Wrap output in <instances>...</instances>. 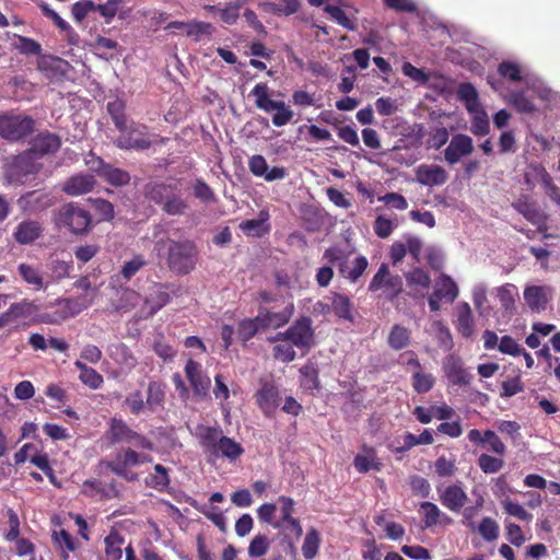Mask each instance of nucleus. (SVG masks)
<instances>
[{
  "mask_svg": "<svg viewBox=\"0 0 560 560\" xmlns=\"http://www.w3.org/2000/svg\"><path fill=\"white\" fill-rule=\"evenodd\" d=\"M60 147V139L54 133H39L33 140L32 151L38 154L56 152Z\"/></svg>",
  "mask_w": 560,
  "mask_h": 560,
  "instance_id": "35",
  "label": "nucleus"
},
{
  "mask_svg": "<svg viewBox=\"0 0 560 560\" xmlns=\"http://www.w3.org/2000/svg\"><path fill=\"white\" fill-rule=\"evenodd\" d=\"M497 298L501 304V307L509 314L515 312V302L518 296V289L515 284L505 283L495 289Z\"/></svg>",
  "mask_w": 560,
  "mask_h": 560,
  "instance_id": "34",
  "label": "nucleus"
},
{
  "mask_svg": "<svg viewBox=\"0 0 560 560\" xmlns=\"http://www.w3.org/2000/svg\"><path fill=\"white\" fill-rule=\"evenodd\" d=\"M147 265L142 255H135L130 260L125 261L121 268V276L130 280L141 268Z\"/></svg>",
  "mask_w": 560,
  "mask_h": 560,
  "instance_id": "61",
  "label": "nucleus"
},
{
  "mask_svg": "<svg viewBox=\"0 0 560 560\" xmlns=\"http://www.w3.org/2000/svg\"><path fill=\"white\" fill-rule=\"evenodd\" d=\"M372 292L383 291L389 299L397 296L402 290V281L399 276L389 272L386 264H382L369 284Z\"/></svg>",
  "mask_w": 560,
  "mask_h": 560,
  "instance_id": "9",
  "label": "nucleus"
},
{
  "mask_svg": "<svg viewBox=\"0 0 560 560\" xmlns=\"http://www.w3.org/2000/svg\"><path fill=\"white\" fill-rule=\"evenodd\" d=\"M350 253L342 249L339 246H331L324 252L323 258L327 262L338 266V270H341V266L348 261Z\"/></svg>",
  "mask_w": 560,
  "mask_h": 560,
  "instance_id": "55",
  "label": "nucleus"
},
{
  "mask_svg": "<svg viewBox=\"0 0 560 560\" xmlns=\"http://www.w3.org/2000/svg\"><path fill=\"white\" fill-rule=\"evenodd\" d=\"M256 400L261 411L270 417L279 407V389L272 383L265 382L256 393Z\"/></svg>",
  "mask_w": 560,
  "mask_h": 560,
  "instance_id": "16",
  "label": "nucleus"
},
{
  "mask_svg": "<svg viewBox=\"0 0 560 560\" xmlns=\"http://www.w3.org/2000/svg\"><path fill=\"white\" fill-rule=\"evenodd\" d=\"M417 180L425 186H440L446 183L447 172L440 165L422 164L416 170Z\"/></svg>",
  "mask_w": 560,
  "mask_h": 560,
  "instance_id": "20",
  "label": "nucleus"
},
{
  "mask_svg": "<svg viewBox=\"0 0 560 560\" xmlns=\"http://www.w3.org/2000/svg\"><path fill=\"white\" fill-rule=\"evenodd\" d=\"M213 26L210 23L201 21L188 22L185 34L196 42L201 40L203 37H210L213 34Z\"/></svg>",
  "mask_w": 560,
  "mask_h": 560,
  "instance_id": "45",
  "label": "nucleus"
},
{
  "mask_svg": "<svg viewBox=\"0 0 560 560\" xmlns=\"http://www.w3.org/2000/svg\"><path fill=\"white\" fill-rule=\"evenodd\" d=\"M105 553L110 560H118L122 556L124 539L117 533H112L105 538Z\"/></svg>",
  "mask_w": 560,
  "mask_h": 560,
  "instance_id": "47",
  "label": "nucleus"
},
{
  "mask_svg": "<svg viewBox=\"0 0 560 560\" xmlns=\"http://www.w3.org/2000/svg\"><path fill=\"white\" fill-rule=\"evenodd\" d=\"M114 141L117 148L122 150H145L155 141V136L150 133L149 128L142 124L129 121L125 130Z\"/></svg>",
  "mask_w": 560,
  "mask_h": 560,
  "instance_id": "3",
  "label": "nucleus"
},
{
  "mask_svg": "<svg viewBox=\"0 0 560 560\" xmlns=\"http://www.w3.org/2000/svg\"><path fill=\"white\" fill-rule=\"evenodd\" d=\"M502 506L509 515L514 516L520 521L530 522L533 518V515L528 513L523 505L509 498L502 501Z\"/></svg>",
  "mask_w": 560,
  "mask_h": 560,
  "instance_id": "59",
  "label": "nucleus"
},
{
  "mask_svg": "<svg viewBox=\"0 0 560 560\" xmlns=\"http://www.w3.org/2000/svg\"><path fill=\"white\" fill-rule=\"evenodd\" d=\"M186 377L196 395H206L210 387V378L202 371L201 365L194 361L188 360L185 366Z\"/></svg>",
  "mask_w": 560,
  "mask_h": 560,
  "instance_id": "19",
  "label": "nucleus"
},
{
  "mask_svg": "<svg viewBox=\"0 0 560 560\" xmlns=\"http://www.w3.org/2000/svg\"><path fill=\"white\" fill-rule=\"evenodd\" d=\"M38 312V306L30 300H22L16 303H12L9 308L2 313V319L8 323V325L19 320L25 319Z\"/></svg>",
  "mask_w": 560,
  "mask_h": 560,
  "instance_id": "22",
  "label": "nucleus"
},
{
  "mask_svg": "<svg viewBox=\"0 0 560 560\" xmlns=\"http://www.w3.org/2000/svg\"><path fill=\"white\" fill-rule=\"evenodd\" d=\"M19 273L22 279L30 285H33L35 290H43L44 285L43 277L37 268L28 264H20L18 267Z\"/></svg>",
  "mask_w": 560,
  "mask_h": 560,
  "instance_id": "43",
  "label": "nucleus"
},
{
  "mask_svg": "<svg viewBox=\"0 0 560 560\" xmlns=\"http://www.w3.org/2000/svg\"><path fill=\"white\" fill-rule=\"evenodd\" d=\"M148 196L151 200L162 206V209L168 215H183L189 208L188 202L179 195L175 194L171 186L164 184L153 185Z\"/></svg>",
  "mask_w": 560,
  "mask_h": 560,
  "instance_id": "5",
  "label": "nucleus"
},
{
  "mask_svg": "<svg viewBox=\"0 0 560 560\" xmlns=\"http://www.w3.org/2000/svg\"><path fill=\"white\" fill-rule=\"evenodd\" d=\"M472 151V139L467 135L457 133L452 137L448 145L446 147L444 158L448 164L454 165L463 158L470 155Z\"/></svg>",
  "mask_w": 560,
  "mask_h": 560,
  "instance_id": "13",
  "label": "nucleus"
},
{
  "mask_svg": "<svg viewBox=\"0 0 560 560\" xmlns=\"http://www.w3.org/2000/svg\"><path fill=\"white\" fill-rule=\"evenodd\" d=\"M74 366L80 371V381L92 389H97L103 384V377L94 369L81 361H75Z\"/></svg>",
  "mask_w": 560,
  "mask_h": 560,
  "instance_id": "41",
  "label": "nucleus"
},
{
  "mask_svg": "<svg viewBox=\"0 0 560 560\" xmlns=\"http://www.w3.org/2000/svg\"><path fill=\"white\" fill-rule=\"evenodd\" d=\"M96 11V4L92 0H81L72 5V16L81 23L89 13Z\"/></svg>",
  "mask_w": 560,
  "mask_h": 560,
  "instance_id": "64",
  "label": "nucleus"
},
{
  "mask_svg": "<svg viewBox=\"0 0 560 560\" xmlns=\"http://www.w3.org/2000/svg\"><path fill=\"white\" fill-rule=\"evenodd\" d=\"M477 528L479 534L487 541H493L499 536V525L494 520L490 517H483Z\"/></svg>",
  "mask_w": 560,
  "mask_h": 560,
  "instance_id": "60",
  "label": "nucleus"
},
{
  "mask_svg": "<svg viewBox=\"0 0 560 560\" xmlns=\"http://www.w3.org/2000/svg\"><path fill=\"white\" fill-rule=\"evenodd\" d=\"M60 222L67 225L71 232L80 234L90 225V214L82 208L67 205L60 210Z\"/></svg>",
  "mask_w": 560,
  "mask_h": 560,
  "instance_id": "12",
  "label": "nucleus"
},
{
  "mask_svg": "<svg viewBox=\"0 0 560 560\" xmlns=\"http://www.w3.org/2000/svg\"><path fill=\"white\" fill-rule=\"evenodd\" d=\"M457 97L464 103L467 110L481 105L476 88L468 82L460 83L457 88Z\"/></svg>",
  "mask_w": 560,
  "mask_h": 560,
  "instance_id": "40",
  "label": "nucleus"
},
{
  "mask_svg": "<svg viewBox=\"0 0 560 560\" xmlns=\"http://www.w3.org/2000/svg\"><path fill=\"white\" fill-rule=\"evenodd\" d=\"M396 228L397 222L385 215H377L373 224L375 234L381 238H387Z\"/></svg>",
  "mask_w": 560,
  "mask_h": 560,
  "instance_id": "58",
  "label": "nucleus"
},
{
  "mask_svg": "<svg viewBox=\"0 0 560 560\" xmlns=\"http://www.w3.org/2000/svg\"><path fill=\"white\" fill-rule=\"evenodd\" d=\"M478 465L485 474H495L502 469L504 462L501 458L481 454L478 458Z\"/></svg>",
  "mask_w": 560,
  "mask_h": 560,
  "instance_id": "62",
  "label": "nucleus"
},
{
  "mask_svg": "<svg viewBox=\"0 0 560 560\" xmlns=\"http://www.w3.org/2000/svg\"><path fill=\"white\" fill-rule=\"evenodd\" d=\"M124 103L121 101H114L107 104V110L112 116V119L118 130L124 129L126 125L129 122L127 117L124 114Z\"/></svg>",
  "mask_w": 560,
  "mask_h": 560,
  "instance_id": "56",
  "label": "nucleus"
},
{
  "mask_svg": "<svg viewBox=\"0 0 560 560\" xmlns=\"http://www.w3.org/2000/svg\"><path fill=\"white\" fill-rule=\"evenodd\" d=\"M407 287L411 290V295L423 296L431 284V278L421 268H413L405 275Z\"/></svg>",
  "mask_w": 560,
  "mask_h": 560,
  "instance_id": "24",
  "label": "nucleus"
},
{
  "mask_svg": "<svg viewBox=\"0 0 560 560\" xmlns=\"http://www.w3.org/2000/svg\"><path fill=\"white\" fill-rule=\"evenodd\" d=\"M441 503L452 512H459L466 504L468 497L462 482H455L438 488Z\"/></svg>",
  "mask_w": 560,
  "mask_h": 560,
  "instance_id": "14",
  "label": "nucleus"
},
{
  "mask_svg": "<svg viewBox=\"0 0 560 560\" xmlns=\"http://www.w3.org/2000/svg\"><path fill=\"white\" fill-rule=\"evenodd\" d=\"M293 311V304L287 305L280 312L260 311L258 313L259 320L261 322L264 329L279 328L290 320Z\"/></svg>",
  "mask_w": 560,
  "mask_h": 560,
  "instance_id": "27",
  "label": "nucleus"
},
{
  "mask_svg": "<svg viewBox=\"0 0 560 560\" xmlns=\"http://www.w3.org/2000/svg\"><path fill=\"white\" fill-rule=\"evenodd\" d=\"M109 358L119 366L121 372L128 373L138 364L131 350L121 342L112 343L107 348Z\"/></svg>",
  "mask_w": 560,
  "mask_h": 560,
  "instance_id": "18",
  "label": "nucleus"
},
{
  "mask_svg": "<svg viewBox=\"0 0 560 560\" xmlns=\"http://www.w3.org/2000/svg\"><path fill=\"white\" fill-rule=\"evenodd\" d=\"M498 72L501 77L512 82H524L528 90H533L541 98H547L549 91L542 86V83L532 77L526 68L514 61H503L499 65Z\"/></svg>",
  "mask_w": 560,
  "mask_h": 560,
  "instance_id": "7",
  "label": "nucleus"
},
{
  "mask_svg": "<svg viewBox=\"0 0 560 560\" xmlns=\"http://www.w3.org/2000/svg\"><path fill=\"white\" fill-rule=\"evenodd\" d=\"M331 300V310L334 313L343 319H351V302L350 299L346 295L334 293L330 298Z\"/></svg>",
  "mask_w": 560,
  "mask_h": 560,
  "instance_id": "46",
  "label": "nucleus"
},
{
  "mask_svg": "<svg viewBox=\"0 0 560 560\" xmlns=\"http://www.w3.org/2000/svg\"><path fill=\"white\" fill-rule=\"evenodd\" d=\"M165 392L162 384L158 382H150L147 393V407L150 410H155L162 405L164 400Z\"/></svg>",
  "mask_w": 560,
  "mask_h": 560,
  "instance_id": "49",
  "label": "nucleus"
},
{
  "mask_svg": "<svg viewBox=\"0 0 560 560\" xmlns=\"http://www.w3.org/2000/svg\"><path fill=\"white\" fill-rule=\"evenodd\" d=\"M278 510V505L273 503H264L257 509V516L260 522L271 525L273 528L282 529V522L275 520V513Z\"/></svg>",
  "mask_w": 560,
  "mask_h": 560,
  "instance_id": "53",
  "label": "nucleus"
},
{
  "mask_svg": "<svg viewBox=\"0 0 560 560\" xmlns=\"http://www.w3.org/2000/svg\"><path fill=\"white\" fill-rule=\"evenodd\" d=\"M272 341H289L302 350H310L315 343L312 320L308 317H301L291 325L284 332H279Z\"/></svg>",
  "mask_w": 560,
  "mask_h": 560,
  "instance_id": "6",
  "label": "nucleus"
},
{
  "mask_svg": "<svg viewBox=\"0 0 560 560\" xmlns=\"http://www.w3.org/2000/svg\"><path fill=\"white\" fill-rule=\"evenodd\" d=\"M432 293L445 303L452 304L457 299L459 290L450 276L442 273L436 279Z\"/></svg>",
  "mask_w": 560,
  "mask_h": 560,
  "instance_id": "25",
  "label": "nucleus"
},
{
  "mask_svg": "<svg viewBox=\"0 0 560 560\" xmlns=\"http://www.w3.org/2000/svg\"><path fill=\"white\" fill-rule=\"evenodd\" d=\"M42 232L43 228L39 222L26 220L16 226L14 238L20 244H31L42 235Z\"/></svg>",
  "mask_w": 560,
  "mask_h": 560,
  "instance_id": "30",
  "label": "nucleus"
},
{
  "mask_svg": "<svg viewBox=\"0 0 560 560\" xmlns=\"http://www.w3.org/2000/svg\"><path fill=\"white\" fill-rule=\"evenodd\" d=\"M252 95L255 97L257 108L266 113L275 112L272 124L276 127L285 126L292 120L294 115L293 110L283 101H273L270 98L267 83H257L252 90Z\"/></svg>",
  "mask_w": 560,
  "mask_h": 560,
  "instance_id": "2",
  "label": "nucleus"
},
{
  "mask_svg": "<svg viewBox=\"0 0 560 560\" xmlns=\"http://www.w3.org/2000/svg\"><path fill=\"white\" fill-rule=\"evenodd\" d=\"M151 462L152 457L149 454L139 453L132 447H126L116 453L108 466L117 476L128 481H135L138 479V475L132 472L131 468Z\"/></svg>",
  "mask_w": 560,
  "mask_h": 560,
  "instance_id": "4",
  "label": "nucleus"
},
{
  "mask_svg": "<svg viewBox=\"0 0 560 560\" xmlns=\"http://www.w3.org/2000/svg\"><path fill=\"white\" fill-rule=\"evenodd\" d=\"M434 385V377L432 374L424 373L422 369L412 372V387L419 393H428Z\"/></svg>",
  "mask_w": 560,
  "mask_h": 560,
  "instance_id": "48",
  "label": "nucleus"
},
{
  "mask_svg": "<svg viewBox=\"0 0 560 560\" xmlns=\"http://www.w3.org/2000/svg\"><path fill=\"white\" fill-rule=\"evenodd\" d=\"M269 213L266 210H261L258 218L246 220L240 223V229L252 237H260L270 231Z\"/></svg>",
  "mask_w": 560,
  "mask_h": 560,
  "instance_id": "28",
  "label": "nucleus"
},
{
  "mask_svg": "<svg viewBox=\"0 0 560 560\" xmlns=\"http://www.w3.org/2000/svg\"><path fill=\"white\" fill-rule=\"evenodd\" d=\"M471 117L470 130L477 136H486L490 131L489 116L482 105L476 106L471 110H467Z\"/></svg>",
  "mask_w": 560,
  "mask_h": 560,
  "instance_id": "36",
  "label": "nucleus"
},
{
  "mask_svg": "<svg viewBox=\"0 0 560 560\" xmlns=\"http://www.w3.org/2000/svg\"><path fill=\"white\" fill-rule=\"evenodd\" d=\"M410 330L401 325H394L388 334L387 342L394 350L406 348L410 343Z\"/></svg>",
  "mask_w": 560,
  "mask_h": 560,
  "instance_id": "39",
  "label": "nucleus"
},
{
  "mask_svg": "<svg viewBox=\"0 0 560 560\" xmlns=\"http://www.w3.org/2000/svg\"><path fill=\"white\" fill-rule=\"evenodd\" d=\"M85 163L91 171L97 173L103 179L114 186H122L130 180V176L127 172L105 164L101 158L93 153H90L85 158Z\"/></svg>",
  "mask_w": 560,
  "mask_h": 560,
  "instance_id": "10",
  "label": "nucleus"
},
{
  "mask_svg": "<svg viewBox=\"0 0 560 560\" xmlns=\"http://www.w3.org/2000/svg\"><path fill=\"white\" fill-rule=\"evenodd\" d=\"M456 331L465 339L475 335L476 322L470 305L467 302H459L455 307L453 320Z\"/></svg>",
  "mask_w": 560,
  "mask_h": 560,
  "instance_id": "15",
  "label": "nucleus"
},
{
  "mask_svg": "<svg viewBox=\"0 0 560 560\" xmlns=\"http://www.w3.org/2000/svg\"><path fill=\"white\" fill-rule=\"evenodd\" d=\"M354 468L359 472H368L370 470H381L382 464L376 456L373 447L364 445L353 460Z\"/></svg>",
  "mask_w": 560,
  "mask_h": 560,
  "instance_id": "29",
  "label": "nucleus"
},
{
  "mask_svg": "<svg viewBox=\"0 0 560 560\" xmlns=\"http://www.w3.org/2000/svg\"><path fill=\"white\" fill-rule=\"evenodd\" d=\"M222 431L219 428L201 427L198 429V439L203 452L211 457L217 450L219 440L222 438Z\"/></svg>",
  "mask_w": 560,
  "mask_h": 560,
  "instance_id": "31",
  "label": "nucleus"
},
{
  "mask_svg": "<svg viewBox=\"0 0 560 560\" xmlns=\"http://www.w3.org/2000/svg\"><path fill=\"white\" fill-rule=\"evenodd\" d=\"M270 544L271 541L267 535H256L248 546V556L252 558H260L265 556L270 548Z\"/></svg>",
  "mask_w": 560,
  "mask_h": 560,
  "instance_id": "50",
  "label": "nucleus"
},
{
  "mask_svg": "<svg viewBox=\"0 0 560 560\" xmlns=\"http://www.w3.org/2000/svg\"><path fill=\"white\" fill-rule=\"evenodd\" d=\"M508 104L512 105L518 113H533L534 103L525 95L523 91H514L505 96Z\"/></svg>",
  "mask_w": 560,
  "mask_h": 560,
  "instance_id": "44",
  "label": "nucleus"
},
{
  "mask_svg": "<svg viewBox=\"0 0 560 560\" xmlns=\"http://www.w3.org/2000/svg\"><path fill=\"white\" fill-rule=\"evenodd\" d=\"M52 539L55 544L61 551V557L67 560L69 557V552L73 551L75 546L72 537L65 529H60L59 532L52 533Z\"/></svg>",
  "mask_w": 560,
  "mask_h": 560,
  "instance_id": "54",
  "label": "nucleus"
},
{
  "mask_svg": "<svg viewBox=\"0 0 560 560\" xmlns=\"http://www.w3.org/2000/svg\"><path fill=\"white\" fill-rule=\"evenodd\" d=\"M368 266H369L368 259L364 256H358L351 262V265H349L348 261L345 266L342 265L339 273L343 278H346L352 282H355L366 270Z\"/></svg>",
  "mask_w": 560,
  "mask_h": 560,
  "instance_id": "38",
  "label": "nucleus"
},
{
  "mask_svg": "<svg viewBox=\"0 0 560 560\" xmlns=\"http://www.w3.org/2000/svg\"><path fill=\"white\" fill-rule=\"evenodd\" d=\"M443 371L450 382L455 385H465L469 383V373L464 368L463 361L454 354H450L444 359Z\"/></svg>",
  "mask_w": 560,
  "mask_h": 560,
  "instance_id": "21",
  "label": "nucleus"
},
{
  "mask_svg": "<svg viewBox=\"0 0 560 560\" xmlns=\"http://www.w3.org/2000/svg\"><path fill=\"white\" fill-rule=\"evenodd\" d=\"M132 432L133 431L130 430L122 421L114 420L110 425V440L115 443H128L129 436H131Z\"/></svg>",
  "mask_w": 560,
  "mask_h": 560,
  "instance_id": "63",
  "label": "nucleus"
},
{
  "mask_svg": "<svg viewBox=\"0 0 560 560\" xmlns=\"http://www.w3.org/2000/svg\"><path fill=\"white\" fill-rule=\"evenodd\" d=\"M215 448L217 450L211 455L212 458H218L222 456L231 462L238 458L244 452L241 444L224 435L221 438V440H219V443Z\"/></svg>",
  "mask_w": 560,
  "mask_h": 560,
  "instance_id": "32",
  "label": "nucleus"
},
{
  "mask_svg": "<svg viewBox=\"0 0 560 560\" xmlns=\"http://www.w3.org/2000/svg\"><path fill=\"white\" fill-rule=\"evenodd\" d=\"M68 63L61 58L43 56L38 60V70L47 78L55 79L66 72Z\"/></svg>",
  "mask_w": 560,
  "mask_h": 560,
  "instance_id": "33",
  "label": "nucleus"
},
{
  "mask_svg": "<svg viewBox=\"0 0 560 560\" xmlns=\"http://www.w3.org/2000/svg\"><path fill=\"white\" fill-rule=\"evenodd\" d=\"M260 330L265 329L259 320V315L252 319H244L238 325V336L244 341L253 338Z\"/></svg>",
  "mask_w": 560,
  "mask_h": 560,
  "instance_id": "52",
  "label": "nucleus"
},
{
  "mask_svg": "<svg viewBox=\"0 0 560 560\" xmlns=\"http://www.w3.org/2000/svg\"><path fill=\"white\" fill-rule=\"evenodd\" d=\"M320 542L322 539L319 532L316 528L308 529L302 545L303 557L308 560L315 558L320 547Z\"/></svg>",
  "mask_w": 560,
  "mask_h": 560,
  "instance_id": "42",
  "label": "nucleus"
},
{
  "mask_svg": "<svg viewBox=\"0 0 560 560\" xmlns=\"http://www.w3.org/2000/svg\"><path fill=\"white\" fill-rule=\"evenodd\" d=\"M194 196L205 203H213L217 197L212 188L202 179H196L192 185Z\"/></svg>",
  "mask_w": 560,
  "mask_h": 560,
  "instance_id": "57",
  "label": "nucleus"
},
{
  "mask_svg": "<svg viewBox=\"0 0 560 560\" xmlns=\"http://www.w3.org/2000/svg\"><path fill=\"white\" fill-rule=\"evenodd\" d=\"M34 120L27 116L4 114L0 116V137L19 140L32 132Z\"/></svg>",
  "mask_w": 560,
  "mask_h": 560,
  "instance_id": "8",
  "label": "nucleus"
},
{
  "mask_svg": "<svg viewBox=\"0 0 560 560\" xmlns=\"http://www.w3.org/2000/svg\"><path fill=\"white\" fill-rule=\"evenodd\" d=\"M552 296L553 289L547 284H527L523 291L524 302L533 313L546 311Z\"/></svg>",
  "mask_w": 560,
  "mask_h": 560,
  "instance_id": "11",
  "label": "nucleus"
},
{
  "mask_svg": "<svg viewBox=\"0 0 560 560\" xmlns=\"http://www.w3.org/2000/svg\"><path fill=\"white\" fill-rule=\"evenodd\" d=\"M32 159L31 153L19 156L15 162L9 167L7 171V180L8 183H21L24 184L26 182L25 176L30 173H34L36 171V166L34 164H30V160Z\"/></svg>",
  "mask_w": 560,
  "mask_h": 560,
  "instance_id": "23",
  "label": "nucleus"
},
{
  "mask_svg": "<svg viewBox=\"0 0 560 560\" xmlns=\"http://www.w3.org/2000/svg\"><path fill=\"white\" fill-rule=\"evenodd\" d=\"M165 248H167V265L174 272L186 275L195 268L197 249L192 242L173 241L163 236L155 242L153 252L161 257Z\"/></svg>",
  "mask_w": 560,
  "mask_h": 560,
  "instance_id": "1",
  "label": "nucleus"
},
{
  "mask_svg": "<svg viewBox=\"0 0 560 560\" xmlns=\"http://www.w3.org/2000/svg\"><path fill=\"white\" fill-rule=\"evenodd\" d=\"M419 511L423 516L424 527L427 528L438 524L441 518L445 520L446 522L451 521V518L445 515L436 504L429 501L422 502L420 504Z\"/></svg>",
  "mask_w": 560,
  "mask_h": 560,
  "instance_id": "37",
  "label": "nucleus"
},
{
  "mask_svg": "<svg viewBox=\"0 0 560 560\" xmlns=\"http://www.w3.org/2000/svg\"><path fill=\"white\" fill-rule=\"evenodd\" d=\"M81 492L94 500H107L118 495L115 482L105 483L96 479L85 480L82 485Z\"/></svg>",
  "mask_w": 560,
  "mask_h": 560,
  "instance_id": "17",
  "label": "nucleus"
},
{
  "mask_svg": "<svg viewBox=\"0 0 560 560\" xmlns=\"http://www.w3.org/2000/svg\"><path fill=\"white\" fill-rule=\"evenodd\" d=\"M147 483L158 490L165 489L170 485L168 470L164 466L156 464L154 472L148 477Z\"/></svg>",
  "mask_w": 560,
  "mask_h": 560,
  "instance_id": "51",
  "label": "nucleus"
},
{
  "mask_svg": "<svg viewBox=\"0 0 560 560\" xmlns=\"http://www.w3.org/2000/svg\"><path fill=\"white\" fill-rule=\"evenodd\" d=\"M95 179L90 174H78L70 177L63 185V191L70 196H80L92 191Z\"/></svg>",
  "mask_w": 560,
  "mask_h": 560,
  "instance_id": "26",
  "label": "nucleus"
}]
</instances>
